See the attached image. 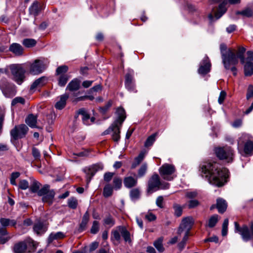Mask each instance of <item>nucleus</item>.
Returning a JSON list of instances; mask_svg holds the SVG:
<instances>
[{
	"mask_svg": "<svg viewBox=\"0 0 253 253\" xmlns=\"http://www.w3.org/2000/svg\"><path fill=\"white\" fill-rule=\"evenodd\" d=\"M200 170L203 177H205L211 184L217 187L223 186L229 176L228 169L212 160L202 162Z\"/></svg>",
	"mask_w": 253,
	"mask_h": 253,
	"instance_id": "nucleus-1",
	"label": "nucleus"
},
{
	"mask_svg": "<svg viewBox=\"0 0 253 253\" xmlns=\"http://www.w3.org/2000/svg\"><path fill=\"white\" fill-rule=\"evenodd\" d=\"M41 186L39 182L34 179L29 186V191L33 193H37L39 196L42 197V202L51 205L54 201L55 191L53 189H51L48 184H45L41 188Z\"/></svg>",
	"mask_w": 253,
	"mask_h": 253,
	"instance_id": "nucleus-2",
	"label": "nucleus"
},
{
	"mask_svg": "<svg viewBox=\"0 0 253 253\" xmlns=\"http://www.w3.org/2000/svg\"><path fill=\"white\" fill-rule=\"evenodd\" d=\"M226 45L222 43L220 45V50L222 59V63L226 70H231L234 76L237 74L235 65L238 63L235 53L231 50L226 51Z\"/></svg>",
	"mask_w": 253,
	"mask_h": 253,
	"instance_id": "nucleus-3",
	"label": "nucleus"
},
{
	"mask_svg": "<svg viewBox=\"0 0 253 253\" xmlns=\"http://www.w3.org/2000/svg\"><path fill=\"white\" fill-rule=\"evenodd\" d=\"M238 150L240 152L243 146V153L245 156L253 155V137L249 134L243 133L238 140Z\"/></svg>",
	"mask_w": 253,
	"mask_h": 253,
	"instance_id": "nucleus-4",
	"label": "nucleus"
},
{
	"mask_svg": "<svg viewBox=\"0 0 253 253\" xmlns=\"http://www.w3.org/2000/svg\"><path fill=\"white\" fill-rule=\"evenodd\" d=\"M216 156L220 160L227 163L233 162L235 156L233 149L229 146L215 147L214 149Z\"/></svg>",
	"mask_w": 253,
	"mask_h": 253,
	"instance_id": "nucleus-5",
	"label": "nucleus"
},
{
	"mask_svg": "<svg viewBox=\"0 0 253 253\" xmlns=\"http://www.w3.org/2000/svg\"><path fill=\"white\" fill-rule=\"evenodd\" d=\"M235 232L240 234L242 239L248 242L253 238V221L250 223V227L244 224L240 226L237 222H234Z\"/></svg>",
	"mask_w": 253,
	"mask_h": 253,
	"instance_id": "nucleus-6",
	"label": "nucleus"
},
{
	"mask_svg": "<svg viewBox=\"0 0 253 253\" xmlns=\"http://www.w3.org/2000/svg\"><path fill=\"white\" fill-rule=\"evenodd\" d=\"M159 173L163 179L167 181L172 180L176 176V169L173 165L164 164L159 168Z\"/></svg>",
	"mask_w": 253,
	"mask_h": 253,
	"instance_id": "nucleus-7",
	"label": "nucleus"
},
{
	"mask_svg": "<svg viewBox=\"0 0 253 253\" xmlns=\"http://www.w3.org/2000/svg\"><path fill=\"white\" fill-rule=\"evenodd\" d=\"M10 70L13 76L14 80L19 84H21L25 79V70L21 65L14 64L10 67Z\"/></svg>",
	"mask_w": 253,
	"mask_h": 253,
	"instance_id": "nucleus-8",
	"label": "nucleus"
},
{
	"mask_svg": "<svg viewBox=\"0 0 253 253\" xmlns=\"http://www.w3.org/2000/svg\"><path fill=\"white\" fill-rule=\"evenodd\" d=\"M134 72L132 69L127 70L125 76V85L126 88L130 92H136L135 80L134 78Z\"/></svg>",
	"mask_w": 253,
	"mask_h": 253,
	"instance_id": "nucleus-9",
	"label": "nucleus"
},
{
	"mask_svg": "<svg viewBox=\"0 0 253 253\" xmlns=\"http://www.w3.org/2000/svg\"><path fill=\"white\" fill-rule=\"evenodd\" d=\"M28 127L24 124L16 126L10 131V135L14 140L23 138L25 136L28 131Z\"/></svg>",
	"mask_w": 253,
	"mask_h": 253,
	"instance_id": "nucleus-10",
	"label": "nucleus"
},
{
	"mask_svg": "<svg viewBox=\"0 0 253 253\" xmlns=\"http://www.w3.org/2000/svg\"><path fill=\"white\" fill-rule=\"evenodd\" d=\"M122 126L116 123H113L109 127L105 130L102 135H107L112 133V139L115 142H118L120 139V129Z\"/></svg>",
	"mask_w": 253,
	"mask_h": 253,
	"instance_id": "nucleus-11",
	"label": "nucleus"
},
{
	"mask_svg": "<svg viewBox=\"0 0 253 253\" xmlns=\"http://www.w3.org/2000/svg\"><path fill=\"white\" fill-rule=\"evenodd\" d=\"M103 168V166L101 164H95L84 168L83 169V171L85 173L87 183H88L90 181L92 177L97 171L102 170Z\"/></svg>",
	"mask_w": 253,
	"mask_h": 253,
	"instance_id": "nucleus-12",
	"label": "nucleus"
},
{
	"mask_svg": "<svg viewBox=\"0 0 253 253\" xmlns=\"http://www.w3.org/2000/svg\"><path fill=\"white\" fill-rule=\"evenodd\" d=\"M45 69L43 62L39 59H36L30 64L29 72L32 75H36L42 73Z\"/></svg>",
	"mask_w": 253,
	"mask_h": 253,
	"instance_id": "nucleus-13",
	"label": "nucleus"
},
{
	"mask_svg": "<svg viewBox=\"0 0 253 253\" xmlns=\"http://www.w3.org/2000/svg\"><path fill=\"white\" fill-rule=\"evenodd\" d=\"M194 223V220L191 217L183 218L179 227L178 234H180L184 231L190 232Z\"/></svg>",
	"mask_w": 253,
	"mask_h": 253,
	"instance_id": "nucleus-14",
	"label": "nucleus"
},
{
	"mask_svg": "<svg viewBox=\"0 0 253 253\" xmlns=\"http://www.w3.org/2000/svg\"><path fill=\"white\" fill-rule=\"evenodd\" d=\"M160 184L161 181L158 174H153L148 181V192L152 193L160 189Z\"/></svg>",
	"mask_w": 253,
	"mask_h": 253,
	"instance_id": "nucleus-15",
	"label": "nucleus"
},
{
	"mask_svg": "<svg viewBox=\"0 0 253 253\" xmlns=\"http://www.w3.org/2000/svg\"><path fill=\"white\" fill-rule=\"evenodd\" d=\"M80 115L82 116L83 122L85 125H90L94 123L95 121V118L94 117H90L87 111L84 108H81L77 111L75 116V118L77 119Z\"/></svg>",
	"mask_w": 253,
	"mask_h": 253,
	"instance_id": "nucleus-16",
	"label": "nucleus"
},
{
	"mask_svg": "<svg viewBox=\"0 0 253 253\" xmlns=\"http://www.w3.org/2000/svg\"><path fill=\"white\" fill-rule=\"evenodd\" d=\"M211 64L210 60L207 56H206L200 63V67L198 69V73L201 75H206L211 70Z\"/></svg>",
	"mask_w": 253,
	"mask_h": 253,
	"instance_id": "nucleus-17",
	"label": "nucleus"
},
{
	"mask_svg": "<svg viewBox=\"0 0 253 253\" xmlns=\"http://www.w3.org/2000/svg\"><path fill=\"white\" fill-rule=\"evenodd\" d=\"M46 79L45 77H41L35 80L30 87V93H34L39 88L42 86L46 83Z\"/></svg>",
	"mask_w": 253,
	"mask_h": 253,
	"instance_id": "nucleus-18",
	"label": "nucleus"
},
{
	"mask_svg": "<svg viewBox=\"0 0 253 253\" xmlns=\"http://www.w3.org/2000/svg\"><path fill=\"white\" fill-rule=\"evenodd\" d=\"M43 4L36 0L34 1L32 5L29 8V13L37 16L43 9Z\"/></svg>",
	"mask_w": 253,
	"mask_h": 253,
	"instance_id": "nucleus-19",
	"label": "nucleus"
},
{
	"mask_svg": "<svg viewBox=\"0 0 253 253\" xmlns=\"http://www.w3.org/2000/svg\"><path fill=\"white\" fill-rule=\"evenodd\" d=\"M116 114L117 117L113 123L119 124L120 126H122L123 122L126 118L125 109L122 107H118L116 109Z\"/></svg>",
	"mask_w": 253,
	"mask_h": 253,
	"instance_id": "nucleus-20",
	"label": "nucleus"
},
{
	"mask_svg": "<svg viewBox=\"0 0 253 253\" xmlns=\"http://www.w3.org/2000/svg\"><path fill=\"white\" fill-rule=\"evenodd\" d=\"M47 229V226L43 222L38 221L36 222L33 226V230L34 232L38 236L43 235Z\"/></svg>",
	"mask_w": 253,
	"mask_h": 253,
	"instance_id": "nucleus-21",
	"label": "nucleus"
},
{
	"mask_svg": "<svg viewBox=\"0 0 253 253\" xmlns=\"http://www.w3.org/2000/svg\"><path fill=\"white\" fill-rule=\"evenodd\" d=\"M9 50L16 56H21L24 53L23 47L17 43H12L9 47Z\"/></svg>",
	"mask_w": 253,
	"mask_h": 253,
	"instance_id": "nucleus-22",
	"label": "nucleus"
},
{
	"mask_svg": "<svg viewBox=\"0 0 253 253\" xmlns=\"http://www.w3.org/2000/svg\"><path fill=\"white\" fill-rule=\"evenodd\" d=\"M227 203L226 201L221 198L216 199V208L220 213H223L227 209Z\"/></svg>",
	"mask_w": 253,
	"mask_h": 253,
	"instance_id": "nucleus-23",
	"label": "nucleus"
},
{
	"mask_svg": "<svg viewBox=\"0 0 253 253\" xmlns=\"http://www.w3.org/2000/svg\"><path fill=\"white\" fill-rule=\"evenodd\" d=\"M124 184L126 187L131 188L136 186L137 184V177H133L131 176H126L124 178Z\"/></svg>",
	"mask_w": 253,
	"mask_h": 253,
	"instance_id": "nucleus-24",
	"label": "nucleus"
},
{
	"mask_svg": "<svg viewBox=\"0 0 253 253\" xmlns=\"http://www.w3.org/2000/svg\"><path fill=\"white\" fill-rule=\"evenodd\" d=\"M81 81L75 78L72 80L67 85L66 87V90H68L71 91H74L78 90L80 87Z\"/></svg>",
	"mask_w": 253,
	"mask_h": 253,
	"instance_id": "nucleus-25",
	"label": "nucleus"
},
{
	"mask_svg": "<svg viewBox=\"0 0 253 253\" xmlns=\"http://www.w3.org/2000/svg\"><path fill=\"white\" fill-rule=\"evenodd\" d=\"M13 250L14 253H25L27 250V246L25 243V240L16 243L14 245Z\"/></svg>",
	"mask_w": 253,
	"mask_h": 253,
	"instance_id": "nucleus-26",
	"label": "nucleus"
},
{
	"mask_svg": "<svg viewBox=\"0 0 253 253\" xmlns=\"http://www.w3.org/2000/svg\"><path fill=\"white\" fill-rule=\"evenodd\" d=\"M66 237L65 233L62 232H52L49 235L47 241L48 243H51L54 240H59L64 239Z\"/></svg>",
	"mask_w": 253,
	"mask_h": 253,
	"instance_id": "nucleus-27",
	"label": "nucleus"
},
{
	"mask_svg": "<svg viewBox=\"0 0 253 253\" xmlns=\"http://www.w3.org/2000/svg\"><path fill=\"white\" fill-rule=\"evenodd\" d=\"M25 240V243L27 246V250L29 252H35L38 245V243L33 240L31 238H27Z\"/></svg>",
	"mask_w": 253,
	"mask_h": 253,
	"instance_id": "nucleus-28",
	"label": "nucleus"
},
{
	"mask_svg": "<svg viewBox=\"0 0 253 253\" xmlns=\"http://www.w3.org/2000/svg\"><path fill=\"white\" fill-rule=\"evenodd\" d=\"M227 2H223L219 5L217 11L214 13L216 19L220 18L226 12L227 8L225 6Z\"/></svg>",
	"mask_w": 253,
	"mask_h": 253,
	"instance_id": "nucleus-29",
	"label": "nucleus"
},
{
	"mask_svg": "<svg viewBox=\"0 0 253 253\" xmlns=\"http://www.w3.org/2000/svg\"><path fill=\"white\" fill-rule=\"evenodd\" d=\"M70 99L73 104H76L79 101H84L87 99L93 101L94 96H80V97H78L77 96H71Z\"/></svg>",
	"mask_w": 253,
	"mask_h": 253,
	"instance_id": "nucleus-30",
	"label": "nucleus"
},
{
	"mask_svg": "<svg viewBox=\"0 0 253 253\" xmlns=\"http://www.w3.org/2000/svg\"><path fill=\"white\" fill-rule=\"evenodd\" d=\"M129 195L131 201H136L140 198V190L139 188H133L129 191Z\"/></svg>",
	"mask_w": 253,
	"mask_h": 253,
	"instance_id": "nucleus-31",
	"label": "nucleus"
},
{
	"mask_svg": "<svg viewBox=\"0 0 253 253\" xmlns=\"http://www.w3.org/2000/svg\"><path fill=\"white\" fill-rule=\"evenodd\" d=\"M146 155V152L144 151H141L138 156L134 158V162L131 166V169H134L138 166L143 160Z\"/></svg>",
	"mask_w": 253,
	"mask_h": 253,
	"instance_id": "nucleus-32",
	"label": "nucleus"
},
{
	"mask_svg": "<svg viewBox=\"0 0 253 253\" xmlns=\"http://www.w3.org/2000/svg\"><path fill=\"white\" fill-rule=\"evenodd\" d=\"M244 65V73L246 76H250L253 74V62L246 61Z\"/></svg>",
	"mask_w": 253,
	"mask_h": 253,
	"instance_id": "nucleus-33",
	"label": "nucleus"
},
{
	"mask_svg": "<svg viewBox=\"0 0 253 253\" xmlns=\"http://www.w3.org/2000/svg\"><path fill=\"white\" fill-rule=\"evenodd\" d=\"M37 121V118L33 114H30L25 120L26 123L31 127H35Z\"/></svg>",
	"mask_w": 253,
	"mask_h": 253,
	"instance_id": "nucleus-34",
	"label": "nucleus"
},
{
	"mask_svg": "<svg viewBox=\"0 0 253 253\" xmlns=\"http://www.w3.org/2000/svg\"><path fill=\"white\" fill-rule=\"evenodd\" d=\"M220 219L218 214H215L211 216L208 221L207 226L210 228L214 227Z\"/></svg>",
	"mask_w": 253,
	"mask_h": 253,
	"instance_id": "nucleus-35",
	"label": "nucleus"
},
{
	"mask_svg": "<svg viewBox=\"0 0 253 253\" xmlns=\"http://www.w3.org/2000/svg\"><path fill=\"white\" fill-rule=\"evenodd\" d=\"M69 96H62L59 101H57L55 105V107L58 110H61L64 108L66 104V101Z\"/></svg>",
	"mask_w": 253,
	"mask_h": 253,
	"instance_id": "nucleus-36",
	"label": "nucleus"
},
{
	"mask_svg": "<svg viewBox=\"0 0 253 253\" xmlns=\"http://www.w3.org/2000/svg\"><path fill=\"white\" fill-rule=\"evenodd\" d=\"M158 135V133L155 132L149 136L145 142L144 146L147 148L151 146L156 141Z\"/></svg>",
	"mask_w": 253,
	"mask_h": 253,
	"instance_id": "nucleus-37",
	"label": "nucleus"
},
{
	"mask_svg": "<svg viewBox=\"0 0 253 253\" xmlns=\"http://www.w3.org/2000/svg\"><path fill=\"white\" fill-rule=\"evenodd\" d=\"M89 218V213L86 211L84 215L82 222L80 225V229L81 231L85 230Z\"/></svg>",
	"mask_w": 253,
	"mask_h": 253,
	"instance_id": "nucleus-38",
	"label": "nucleus"
},
{
	"mask_svg": "<svg viewBox=\"0 0 253 253\" xmlns=\"http://www.w3.org/2000/svg\"><path fill=\"white\" fill-rule=\"evenodd\" d=\"M237 15H242L247 17H251L253 15V9L251 8H246L242 11H238L236 12Z\"/></svg>",
	"mask_w": 253,
	"mask_h": 253,
	"instance_id": "nucleus-39",
	"label": "nucleus"
},
{
	"mask_svg": "<svg viewBox=\"0 0 253 253\" xmlns=\"http://www.w3.org/2000/svg\"><path fill=\"white\" fill-rule=\"evenodd\" d=\"M22 43L25 47L30 48L35 46L37 42L33 39H25L23 40Z\"/></svg>",
	"mask_w": 253,
	"mask_h": 253,
	"instance_id": "nucleus-40",
	"label": "nucleus"
},
{
	"mask_svg": "<svg viewBox=\"0 0 253 253\" xmlns=\"http://www.w3.org/2000/svg\"><path fill=\"white\" fill-rule=\"evenodd\" d=\"M163 238L161 237L158 239L156 241H155L154 243V246L157 249V250L160 252L162 253L164 251L165 248L163 245Z\"/></svg>",
	"mask_w": 253,
	"mask_h": 253,
	"instance_id": "nucleus-41",
	"label": "nucleus"
},
{
	"mask_svg": "<svg viewBox=\"0 0 253 253\" xmlns=\"http://www.w3.org/2000/svg\"><path fill=\"white\" fill-rule=\"evenodd\" d=\"M147 164H143L138 170L137 177L140 178L144 176L147 172Z\"/></svg>",
	"mask_w": 253,
	"mask_h": 253,
	"instance_id": "nucleus-42",
	"label": "nucleus"
},
{
	"mask_svg": "<svg viewBox=\"0 0 253 253\" xmlns=\"http://www.w3.org/2000/svg\"><path fill=\"white\" fill-rule=\"evenodd\" d=\"M246 51V48L244 47H240L238 49V51L237 52V55L236 56L237 59L239 58L241 61V63L242 64H244L245 63V59L244 58V53Z\"/></svg>",
	"mask_w": 253,
	"mask_h": 253,
	"instance_id": "nucleus-43",
	"label": "nucleus"
},
{
	"mask_svg": "<svg viewBox=\"0 0 253 253\" xmlns=\"http://www.w3.org/2000/svg\"><path fill=\"white\" fill-rule=\"evenodd\" d=\"M113 187L110 184H107L103 189V195L105 197H108L112 195L113 193Z\"/></svg>",
	"mask_w": 253,
	"mask_h": 253,
	"instance_id": "nucleus-44",
	"label": "nucleus"
},
{
	"mask_svg": "<svg viewBox=\"0 0 253 253\" xmlns=\"http://www.w3.org/2000/svg\"><path fill=\"white\" fill-rule=\"evenodd\" d=\"M122 185V179L118 177H115L113 179V188L115 190L120 189Z\"/></svg>",
	"mask_w": 253,
	"mask_h": 253,
	"instance_id": "nucleus-45",
	"label": "nucleus"
},
{
	"mask_svg": "<svg viewBox=\"0 0 253 253\" xmlns=\"http://www.w3.org/2000/svg\"><path fill=\"white\" fill-rule=\"evenodd\" d=\"M20 175V173L19 172H13L11 174L10 177V184L12 185H17V183L16 182V179L18 178Z\"/></svg>",
	"mask_w": 253,
	"mask_h": 253,
	"instance_id": "nucleus-46",
	"label": "nucleus"
},
{
	"mask_svg": "<svg viewBox=\"0 0 253 253\" xmlns=\"http://www.w3.org/2000/svg\"><path fill=\"white\" fill-rule=\"evenodd\" d=\"M121 233L126 242H131L130 233L126 228H122Z\"/></svg>",
	"mask_w": 253,
	"mask_h": 253,
	"instance_id": "nucleus-47",
	"label": "nucleus"
},
{
	"mask_svg": "<svg viewBox=\"0 0 253 253\" xmlns=\"http://www.w3.org/2000/svg\"><path fill=\"white\" fill-rule=\"evenodd\" d=\"M68 205L69 208L72 209H75L78 206V201L74 197L70 198L68 200Z\"/></svg>",
	"mask_w": 253,
	"mask_h": 253,
	"instance_id": "nucleus-48",
	"label": "nucleus"
},
{
	"mask_svg": "<svg viewBox=\"0 0 253 253\" xmlns=\"http://www.w3.org/2000/svg\"><path fill=\"white\" fill-rule=\"evenodd\" d=\"M68 70V67L66 65H62L58 67L56 70V74L57 75H63Z\"/></svg>",
	"mask_w": 253,
	"mask_h": 253,
	"instance_id": "nucleus-49",
	"label": "nucleus"
},
{
	"mask_svg": "<svg viewBox=\"0 0 253 253\" xmlns=\"http://www.w3.org/2000/svg\"><path fill=\"white\" fill-rule=\"evenodd\" d=\"M18 188L21 190H26L29 188V184L27 180L25 179L20 180L18 183Z\"/></svg>",
	"mask_w": 253,
	"mask_h": 253,
	"instance_id": "nucleus-50",
	"label": "nucleus"
},
{
	"mask_svg": "<svg viewBox=\"0 0 253 253\" xmlns=\"http://www.w3.org/2000/svg\"><path fill=\"white\" fill-rule=\"evenodd\" d=\"M174 210V214L177 217H179L182 213V208L181 206L178 204H174L173 206Z\"/></svg>",
	"mask_w": 253,
	"mask_h": 253,
	"instance_id": "nucleus-51",
	"label": "nucleus"
},
{
	"mask_svg": "<svg viewBox=\"0 0 253 253\" xmlns=\"http://www.w3.org/2000/svg\"><path fill=\"white\" fill-rule=\"evenodd\" d=\"M68 80V77L67 75H61L58 80V84L61 86H64Z\"/></svg>",
	"mask_w": 253,
	"mask_h": 253,
	"instance_id": "nucleus-52",
	"label": "nucleus"
},
{
	"mask_svg": "<svg viewBox=\"0 0 253 253\" xmlns=\"http://www.w3.org/2000/svg\"><path fill=\"white\" fill-rule=\"evenodd\" d=\"M228 223V219H225L222 226V235L223 236H225L227 234Z\"/></svg>",
	"mask_w": 253,
	"mask_h": 253,
	"instance_id": "nucleus-53",
	"label": "nucleus"
},
{
	"mask_svg": "<svg viewBox=\"0 0 253 253\" xmlns=\"http://www.w3.org/2000/svg\"><path fill=\"white\" fill-rule=\"evenodd\" d=\"M112 105H113V101L109 100V101H108V102L106 103V104L104 106L100 107L99 110L101 113H102L103 114H105L109 109V108L112 106Z\"/></svg>",
	"mask_w": 253,
	"mask_h": 253,
	"instance_id": "nucleus-54",
	"label": "nucleus"
},
{
	"mask_svg": "<svg viewBox=\"0 0 253 253\" xmlns=\"http://www.w3.org/2000/svg\"><path fill=\"white\" fill-rule=\"evenodd\" d=\"M104 223L106 225L112 226L115 224V220L111 215H109L104 219Z\"/></svg>",
	"mask_w": 253,
	"mask_h": 253,
	"instance_id": "nucleus-55",
	"label": "nucleus"
},
{
	"mask_svg": "<svg viewBox=\"0 0 253 253\" xmlns=\"http://www.w3.org/2000/svg\"><path fill=\"white\" fill-rule=\"evenodd\" d=\"M99 231V223L97 221H94L90 229V232L92 234H96Z\"/></svg>",
	"mask_w": 253,
	"mask_h": 253,
	"instance_id": "nucleus-56",
	"label": "nucleus"
},
{
	"mask_svg": "<svg viewBox=\"0 0 253 253\" xmlns=\"http://www.w3.org/2000/svg\"><path fill=\"white\" fill-rule=\"evenodd\" d=\"M200 204L199 202L197 200H190L188 203L189 209H193L198 207Z\"/></svg>",
	"mask_w": 253,
	"mask_h": 253,
	"instance_id": "nucleus-57",
	"label": "nucleus"
},
{
	"mask_svg": "<svg viewBox=\"0 0 253 253\" xmlns=\"http://www.w3.org/2000/svg\"><path fill=\"white\" fill-rule=\"evenodd\" d=\"M101 90L102 86L101 84H99L89 89V92L90 93H99Z\"/></svg>",
	"mask_w": 253,
	"mask_h": 253,
	"instance_id": "nucleus-58",
	"label": "nucleus"
},
{
	"mask_svg": "<svg viewBox=\"0 0 253 253\" xmlns=\"http://www.w3.org/2000/svg\"><path fill=\"white\" fill-rule=\"evenodd\" d=\"M18 103L22 104H24L25 99L22 97H17L12 100L11 105L14 106Z\"/></svg>",
	"mask_w": 253,
	"mask_h": 253,
	"instance_id": "nucleus-59",
	"label": "nucleus"
},
{
	"mask_svg": "<svg viewBox=\"0 0 253 253\" xmlns=\"http://www.w3.org/2000/svg\"><path fill=\"white\" fill-rule=\"evenodd\" d=\"M112 239L115 240L116 241L120 242L121 240V235L119 231L116 230L112 232Z\"/></svg>",
	"mask_w": 253,
	"mask_h": 253,
	"instance_id": "nucleus-60",
	"label": "nucleus"
},
{
	"mask_svg": "<svg viewBox=\"0 0 253 253\" xmlns=\"http://www.w3.org/2000/svg\"><path fill=\"white\" fill-rule=\"evenodd\" d=\"M32 155L36 160L40 159L41 157L40 151L35 147L32 148Z\"/></svg>",
	"mask_w": 253,
	"mask_h": 253,
	"instance_id": "nucleus-61",
	"label": "nucleus"
},
{
	"mask_svg": "<svg viewBox=\"0 0 253 253\" xmlns=\"http://www.w3.org/2000/svg\"><path fill=\"white\" fill-rule=\"evenodd\" d=\"M156 205L160 208H164V198L162 196H159L156 201Z\"/></svg>",
	"mask_w": 253,
	"mask_h": 253,
	"instance_id": "nucleus-62",
	"label": "nucleus"
},
{
	"mask_svg": "<svg viewBox=\"0 0 253 253\" xmlns=\"http://www.w3.org/2000/svg\"><path fill=\"white\" fill-rule=\"evenodd\" d=\"M145 218L149 221H152L156 219V216L152 212H148L145 214Z\"/></svg>",
	"mask_w": 253,
	"mask_h": 253,
	"instance_id": "nucleus-63",
	"label": "nucleus"
},
{
	"mask_svg": "<svg viewBox=\"0 0 253 253\" xmlns=\"http://www.w3.org/2000/svg\"><path fill=\"white\" fill-rule=\"evenodd\" d=\"M114 175V173L108 172L104 175V180L106 182H109L112 178Z\"/></svg>",
	"mask_w": 253,
	"mask_h": 253,
	"instance_id": "nucleus-64",
	"label": "nucleus"
}]
</instances>
